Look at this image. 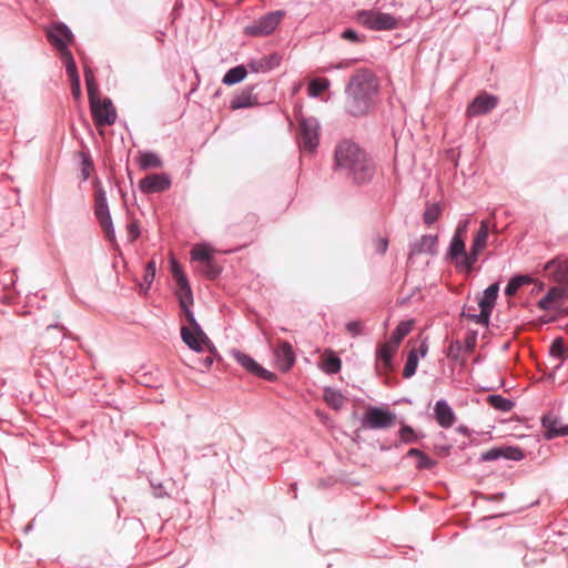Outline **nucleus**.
Instances as JSON below:
<instances>
[{"mask_svg": "<svg viewBox=\"0 0 568 568\" xmlns=\"http://www.w3.org/2000/svg\"><path fill=\"white\" fill-rule=\"evenodd\" d=\"M155 278V273L144 271L143 283L140 285L141 290L148 292Z\"/></svg>", "mask_w": 568, "mask_h": 568, "instance_id": "a18cd8bd", "label": "nucleus"}, {"mask_svg": "<svg viewBox=\"0 0 568 568\" xmlns=\"http://www.w3.org/2000/svg\"><path fill=\"white\" fill-rule=\"evenodd\" d=\"M255 104H257V98L252 94L251 90H246L233 98L231 101V109L239 110L250 108Z\"/></svg>", "mask_w": 568, "mask_h": 568, "instance_id": "c756f323", "label": "nucleus"}, {"mask_svg": "<svg viewBox=\"0 0 568 568\" xmlns=\"http://www.w3.org/2000/svg\"><path fill=\"white\" fill-rule=\"evenodd\" d=\"M89 104L97 126L112 125L115 122L116 113L110 99H100Z\"/></svg>", "mask_w": 568, "mask_h": 568, "instance_id": "1a4fd4ad", "label": "nucleus"}, {"mask_svg": "<svg viewBox=\"0 0 568 568\" xmlns=\"http://www.w3.org/2000/svg\"><path fill=\"white\" fill-rule=\"evenodd\" d=\"M342 39H344L345 41H352V42H362L364 41V38L359 37L354 30L352 29H348V30H345L343 33H342Z\"/></svg>", "mask_w": 568, "mask_h": 568, "instance_id": "de8ad7c7", "label": "nucleus"}, {"mask_svg": "<svg viewBox=\"0 0 568 568\" xmlns=\"http://www.w3.org/2000/svg\"><path fill=\"white\" fill-rule=\"evenodd\" d=\"M171 180L165 173H153L144 176L139 182V189L143 194L161 193L169 190Z\"/></svg>", "mask_w": 568, "mask_h": 568, "instance_id": "f8f14e48", "label": "nucleus"}, {"mask_svg": "<svg viewBox=\"0 0 568 568\" xmlns=\"http://www.w3.org/2000/svg\"><path fill=\"white\" fill-rule=\"evenodd\" d=\"M498 104L496 95L483 92L478 94L466 109V116H479L494 110Z\"/></svg>", "mask_w": 568, "mask_h": 568, "instance_id": "ddd939ff", "label": "nucleus"}, {"mask_svg": "<svg viewBox=\"0 0 568 568\" xmlns=\"http://www.w3.org/2000/svg\"><path fill=\"white\" fill-rule=\"evenodd\" d=\"M541 427L545 439H552L555 437L568 435V425H565L555 416H544L541 418Z\"/></svg>", "mask_w": 568, "mask_h": 568, "instance_id": "412c9836", "label": "nucleus"}, {"mask_svg": "<svg viewBox=\"0 0 568 568\" xmlns=\"http://www.w3.org/2000/svg\"><path fill=\"white\" fill-rule=\"evenodd\" d=\"M356 21L359 24L375 31H389L398 27L399 20L390 13L377 11H362L356 13Z\"/></svg>", "mask_w": 568, "mask_h": 568, "instance_id": "20e7f679", "label": "nucleus"}, {"mask_svg": "<svg viewBox=\"0 0 568 568\" xmlns=\"http://www.w3.org/2000/svg\"><path fill=\"white\" fill-rule=\"evenodd\" d=\"M500 457L518 460L524 457V454L518 448L505 447V448H490L481 455L483 460H496Z\"/></svg>", "mask_w": 568, "mask_h": 568, "instance_id": "a878e982", "label": "nucleus"}, {"mask_svg": "<svg viewBox=\"0 0 568 568\" xmlns=\"http://www.w3.org/2000/svg\"><path fill=\"white\" fill-rule=\"evenodd\" d=\"M138 163L142 170H158L163 165L160 156L153 152H139Z\"/></svg>", "mask_w": 568, "mask_h": 568, "instance_id": "c85d7f7f", "label": "nucleus"}, {"mask_svg": "<svg viewBox=\"0 0 568 568\" xmlns=\"http://www.w3.org/2000/svg\"><path fill=\"white\" fill-rule=\"evenodd\" d=\"M329 85V82L325 78H317L311 81L308 85V94L311 97H318L325 92Z\"/></svg>", "mask_w": 568, "mask_h": 568, "instance_id": "4c0bfd02", "label": "nucleus"}, {"mask_svg": "<svg viewBox=\"0 0 568 568\" xmlns=\"http://www.w3.org/2000/svg\"><path fill=\"white\" fill-rule=\"evenodd\" d=\"M71 90L72 94L75 99H80L81 97V87H80V80L78 81H71Z\"/></svg>", "mask_w": 568, "mask_h": 568, "instance_id": "603ef678", "label": "nucleus"}, {"mask_svg": "<svg viewBox=\"0 0 568 568\" xmlns=\"http://www.w3.org/2000/svg\"><path fill=\"white\" fill-rule=\"evenodd\" d=\"M413 327H414L413 321L402 322L400 324L397 325V327L393 332L390 339L386 341V342L393 344L396 347H399L400 342L412 331Z\"/></svg>", "mask_w": 568, "mask_h": 568, "instance_id": "2f4dec72", "label": "nucleus"}, {"mask_svg": "<svg viewBox=\"0 0 568 568\" xmlns=\"http://www.w3.org/2000/svg\"><path fill=\"white\" fill-rule=\"evenodd\" d=\"M191 258L202 264L200 272L211 280L221 273V267L213 257V250L206 244H195L191 250Z\"/></svg>", "mask_w": 568, "mask_h": 568, "instance_id": "39448f33", "label": "nucleus"}, {"mask_svg": "<svg viewBox=\"0 0 568 568\" xmlns=\"http://www.w3.org/2000/svg\"><path fill=\"white\" fill-rule=\"evenodd\" d=\"M499 294V283H493L489 285L479 297L478 305L480 307V313L475 315H469L471 320L476 323L487 325L489 322L490 312L496 304Z\"/></svg>", "mask_w": 568, "mask_h": 568, "instance_id": "0eeeda50", "label": "nucleus"}, {"mask_svg": "<svg viewBox=\"0 0 568 568\" xmlns=\"http://www.w3.org/2000/svg\"><path fill=\"white\" fill-rule=\"evenodd\" d=\"M95 215L100 221L106 239L110 242H114L115 236L112 220L109 213L105 193L102 190H99L95 194Z\"/></svg>", "mask_w": 568, "mask_h": 568, "instance_id": "9b49d317", "label": "nucleus"}, {"mask_svg": "<svg viewBox=\"0 0 568 568\" xmlns=\"http://www.w3.org/2000/svg\"><path fill=\"white\" fill-rule=\"evenodd\" d=\"M128 233L130 242L133 243L140 235L139 224L135 221H132L128 225Z\"/></svg>", "mask_w": 568, "mask_h": 568, "instance_id": "09e8293b", "label": "nucleus"}, {"mask_svg": "<svg viewBox=\"0 0 568 568\" xmlns=\"http://www.w3.org/2000/svg\"><path fill=\"white\" fill-rule=\"evenodd\" d=\"M321 368L326 374H337L342 368V361L332 349H325Z\"/></svg>", "mask_w": 568, "mask_h": 568, "instance_id": "cd10ccee", "label": "nucleus"}, {"mask_svg": "<svg viewBox=\"0 0 568 568\" xmlns=\"http://www.w3.org/2000/svg\"><path fill=\"white\" fill-rule=\"evenodd\" d=\"M554 318H555V316L552 315V316H550L549 318H546V320H545V318H540V320H539V322H540V323H549V322H550V321H552Z\"/></svg>", "mask_w": 568, "mask_h": 568, "instance_id": "13d9d810", "label": "nucleus"}, {"mask_svg": "<svg viewBox=\"0 0 568 568\" xmlns=\"http://www.w3.org/2000/svg\"><path fill=\"white\" fill-rule=\"evenodd\" d=\"M440 214L439 206L437 204H429L427 205L425 213H424V221L427 224L434 223Z\"/></svg>", "mask_w": 568, "mask_h": 568, "instance_id": "ea45409f", "label": "nucleus"}, {"mask_svg": "<svg viewBox=\"0 0 568 568\" xmlns=\"http://www.w3.org/2000/svg\"><path fill=\"white\" fill-rule=\"evenodd\" d=\"M318 122L313 118L300 120L298 140L304 152H313L318 145Z\"/></svg>", "mask_w": 568, "mask_h": 568, "instance_id": "423d86ee", "label": "nucleus"}, {"mask_svg": "<svg viewBox=\"0 0 568 568\" xmlns=\"http://www.w3.org/2000/svg\"><path fill=\"white\" fill-rule=\"evenodd\" d=\"M346 331L352 336L361 335V332L363 331V324L361 322H348L346 324Z\"/></svg>", "mask_w": 568, "mask_h": 568, "instance_id": "49530a36", "label": "nucleus"}, {"mask_svg": "<svg viewBox=\"0 0 568 568\" xmlns=\"http://www.w3.org/2000/svg\"><path fill=\"white\" fill-rule=\"evenodd\" d=\"M476 345V337L475 336H468L465 339V349L468 352H471Z\"/></svg>", "mask_w": 568, "mask_h": 568, "instance_id": "864d4df0", "label": "nucleus"}, {"mask_svg": "<svg viewBox=\"0 0 568 568\" xmlns=\"http://www.w3.org/2000/svg\"><path fill=\"white\" fill-rule=\"evenodd\" d=\"M378 81L372 71L359 70L354 74L346 89V109L353 116L366 115L374 104Z\"/></svg>", "mask_w": 568, "mask_h": 568, "instance_id": "f257e3e1", "label": "nucleus"}, {"mask_svg": "<svg viewBox=\"0 0 568 568\" xmlns=\"http://www.w3.org/2000/svg\"><path fill=\"white\" fill-rule=\"evenodd\" d=\"M274 359L277 369L286 373L295 363V354L290 343L282 341L274 348Z\"/></svg>", "mask_w": 568, "mask_h": 568, "instance_id": "f3484780", "label": "nucleus"}, {"mask_svg": "<svg viewBox=\"0 0 568 568\" xmlns=\"http://www.w3.org/2000/svg\"><path fill=\"white\" fill-rule=\"evenodd\" d=\"M417 458H418L417 467L419 469H432L436 465V462L434 459H430L424 452Z\"/></svg>", "mask_w": 568, "mask_h": 568, "instance_id": "37998d69", "label": "nucleus"}, {"mask_svg": "<svg viewBox=\"0 0 568 568\" xmlns=\"http://www.w3.org/2000/svg\"><path fill=\"white\" fill-rule=\"evenodd\" d=\"M204 351H207L210 354L203 359V366L209 369L212 364H213V361H214V352H215V348L213 346V351L211 352L209 348H205Z\"/></svg>", "mask_w": 568, "mask_h": 568, "instance_id": "3c124183", "label": "nucleus"}, {"mask_svg": "<svg viewBox=\"0 0 568 568\" xmlns=\"http://www.w3.org/2000/svg\"><path fill=\"white\" fill-rule=\"evenodd\" d=\"M373 245L377 253L383 254L387 251V245H389V242L387 241L386 237L378 236L374 240Z\"/></svg>", "mask_w": 568, "mask_h": 568, "instance_id": "c03bdc74", "label": "nucleus"}, {"mask_svg": "<svg viewBox=\"0 0 568 568\" xmlns=\"http://www.w3.org/2000/svg\"><path fill=\"white\" fill-rule=\"evenodd\" d=\"M83 165H84L83 170H82L83 171V179H88V176H89V169L91 168V163L85 160L83 162Z\"/></svg>", "mask_w": 568, "mask_h": 568, "instance_id": "5fc2aeb1", "label": "nucleus"}, {"mask_svg": "<svg viewBox=\"0 0 568 568\" xmlns=\"http://www.w3.org/2000/svg\"><path fill=\"white\" fill-rule=\"evenodd\" d=\"M567 298V292L562 287L555 286L538 302V306L544 311L556 313Z\"/></svg>", "mask_w": 568, "mask_h": 568, "instance_id": "aec40b11", "label": "nucleus"}, {"mask_svg": "<svg viewBox=\"0 0 568 568\" xmlns=\"http://www.w3.org/2000/svg\"><path fill=\"white\" fill-rule=\"evenodd\" d=\"M435 420L445 428L452 427L456 422L455 413L445 399H439L434 406Z\"/></svg>", "mask_w": 568, "mask_h": 568, "instance_id": "b1692460", "label": "nucleus"}, {"mask_svg": "<svg viewBox=\"0 0 568 568\" xmlns=\"http://www.w3.org/2000/svg\"><path fill=\"white\" fill-rule=\"evenodd\" d=\"M189 323L187 326L181 327V336L185 345L195 352H204L205 349L213 351V344L209 336L205 334L201 325L195 321L189 306L182 308Z\"/></svg>", "mask_w": 568, "mask_h": 568, "instance_id": "7ed1b4c3", "label": "nucleus"}, {"mask_svg": "<svg viewBox=\"0 0 568 568\" xmlns=\"http://www.w3.org/2000/svg\"><path fill=\"white\" fill-rule=\"evenodd\" d=\"M170 272L173 274V278H175L176 283L187 280L184 271L174 257L170 258Z\"/></svg>", "mask_w": 568, "mask_h": 568, "instance_id": "58836bf2", "label": "nucleus"}, {"mask_svg": "<svg viewBox=\"0 0 568 568\" xmlns=\"http://www.w3.org/2000/svg\"><path fill=\"white\" fill-rule=\"evenodd\" d=\"M48 39L57 48L60 54H62L63 51H70L68 44L72 41L73 36L68 27L57 24L49 30Z\"/></svg>", "mask_w": 568, "mask_h": 568, "instance_id": "a211bd4d", "label": "nucleus"}, {"mask_svg": "<svg viewBox=\"0 0 568 568\" xmlns=\"http://www.w3.org/2000/svg\"><path fill=\"white\" fill-rule=\"evenodd\" d=\"M490 223L488 220H484L480 223V227L474 237V242L470 248V261H478L480 252L486 247L488 231Z\"/></svg>", "mask_w": 568, "mask_h": 568, "instance_id": "393cba45", "label": "nucleus"}, {"mask_svg": "<svg viewBox=\"0 0 568 568\" xmlns=\"http://www.w3.org/2000/svg\"><path fill=\"white\" fill-rule=\"evenodd\" d=\"M550 354L557 358H562L565 356L564 339L561 337H557L552 342L550 346Z\"/></svg>", "mask_w": 568, "mask_h": 568, "instance_id": "a19ab883", "label": "nucleus"}, {"mask_svg": "<svg viewBox=\"0 0 568 568\" xmlns=\"http://www.w3.org/2000/svg\"><path fill=\"white\" fill-rule=\"evenodd\" d=\"M427 349L428 348H427L426 343L423 342L419 346V349L413 348L412 351L408 352L407 359H406V363H405V366L403 369V376L405 378H408L416 374V371L418 367V361H419L418 354L420 353L422 356H425L427 353Z\"/></svg>", "mask_w": 568, "mask_h": 568, "instance_id": "bb28decb", "label": "nucleus"}, {"mask_svg": "<svg viewBox=\"0 0 568 568\" xmlns=\"http://www.w3.org/2000/svg\"><path fill=\"white\" fill-rule=\"evenodd\" d=\"M448 254L463 272L471 273L477 261H470V252H466L463 237L453 236Z\"/></svg>", "mask_w": 568, "mask_h": 568, "instance_id": "9d476101", "label": "nucleus"}, {"mask_svg": "<svg viewBox=\"0 0 568 568\" xmlns=\"http://www.w3.org/2000/svg\"><path fill=\"white\" fill-rule=\"evenodd\" d=\"M468 225H469V220H464V221L459 222V224L456 227L454 236L464 239Z\"/></svg>", "mask_w": 568, "mask_h": 568, "instance_id": "8fccbe9b", "label": "nucleus"}, {"mask_svg": "<svg viewBox=\"0 0 568 568\" xmlns=\"http://www.w3.org/2000/svg\"><path fill=\"white\" fill-rule=\"evenodd\" d=\"M233 357L248 373L255 374V375H257L260 377H263V378H265L267 381H273L275 378L274 373H270L266 369H264L258 363H256L247 354H245V353H243V352H241L239 349H235V351H233Z\"/></svg>", "mask_w": 568, "mask_h": 568, "instance_id": "6ab92c4d", "label": "nucleus"}, {"mask_svg": "<svg viewBox=\"0 0 568 568\" xmlns=\"http://www.w3.org/2000/svg\"><path fill=\"white\" fill-rule=\"evenodd\" d=\"M532 284V276L529 274H518L513 276L505 290V295L509 300H523L526 291Z\"/></svg>", "mask_w": 568, "mask_h": 568, "instance_id": "2eb2a0df", "label": "nucleus"}, {"mask_svg": "<svg viewBox=\"0 0 568 568\" xmlns=\"http://www.w3.org/2000/svg\"><path fill=\"white\" fill-rule=\"evenodd\" d=\"M335 163L337 169L356 183L367 182L374 174V164L366 152L351 141L338 143L335 151Z\"/></svg>", "mask_w": 568, "mask_h": 568, "instance_id": "f03ea898", "label": "nucleus"}, {"mask_svg": "<svg viewBox=\"0 0 568 568\" xmlns=\"http://www.w3.org/2000/svg\"><path fill=\"white\" fill-rule=\"evenodd\" d=\"M436 247H437V236L424 235L417 242L410 244L409 252H408V260H413L415 255H419V254L434 255L436 253Z\"/></svg>", "mask_w": 568, "mask_h": 568, "instance_id": "5701e85b", "label": "nucleus"}, {"mask_svg": "<svg viewBox=\"0 0 568 568\" xmlns=\"http://www.w3.org/2000/svg\"><path fill=\"white\" fill-rule=\"evenodd\" d=\"M423 454L422 450H418V448H409L407 452L408 456L418 457Z\"/></svg>", "mask_w": 568, "mask_h": 568, "instance_id": "6e6d98bb", "label": "nucleus"}, {"mask_svg": "<svg viewBox=\"0 0 568 568\" xmlns=\"http://www.w3.org/2000/svg\"><path fill=\"white\" fill-rule=\"evenodd\" d=\"M285 17L283 11L266 13L261 19L245 28V33L253 37H265L271 34L278 22Z\"/></svg>", "mask_w": 568, "mask_h": 568, "instance_id": "6e6552de", "label": "nucleus"}, {"mask_svg": "<svg viewBox=\"0 0 568 568\" xmlns=\"http://www.w3.org/2000/svg\"><path fill=\"white\" fill-rule=\"evenodd\" d=\"M60 55L64 65L67 67V72L69 74L70 81L80 80L77 64L74 62L71 51H63V53Z\"/></svg>", "mask_w": 568, "mask_h": 568, "instance_id": "e433bc0d", "label": "nucleus"}, {"mask_svg": "<svg viewBox=\"0 0 568 568\" xmlns=\"http://www.w3.org/2000/svg\"><path fill=\"white\" fill-rule=\"evenodd\" d=\"M486 403L490 407H493L497 410H500V412H509L514 406V403L510 399H508L507 397L500 396V395L487 396Z\"/></svg>", "mask_w": 568, "mask_h": 568, "instance_id": "f704fd0d", "label": "nucleus"}, {"mask_svg": "<svg viewBox=\"0 0 568 568\" xmlns=\"http://www.w3.org/2000/svg\"><path fill=\"white\" fill-rule=\"evenodd\" d=\"M545 276H549L557 283H568V258H554L544 266Z\"/></svg>", "mask_w": 568, "mask_h": 568, "instance_id": "4be33fe9", "label": "nucleus"}, {"mask_svg": "<svg viewBox=\"0 0 568 568\" xmlns=\"http://www.w3.org/2000/svg\"><path fill=\"white\" fill-rule=\"evenodd\" d=\"M324 400L333 409H339L345 403V397L338 390L327 388L324 392Z\"/></svg>", "mask_w": 568, "mask_h": 568, "instance_id": "c9c22d12", "label": "nucleus"}, {"mask_svg": "<svg viewBox=\"0 0 568 568\" xmlns=\"http://www.w3.org/2000/svg\"><path fill=\"white\" fill-rule=\"evenodd\" d=\"M178 284V298L180 301V305L182 308H186V306H190L193 302L191 287L189 285V281L179 282Z\"/></svg>", "mask_w": 568, "mask_h": 568, "instance_id": "72a5a7b5", "label": "nucleus"}, {"mask_svg": "<svg viewBox=\"0 0 568 568\" xmlns=\"http://www.w3.org/2000/svg\"><path fill=\"white\" fill-rule=\"evenodd\" d=\"M398 346L386 342L379 345L376 351V371L379 374H387L393 371V356L397 352Z\"/></svg>", "mask_w": 568, "mask_h": 568, "instance_id": "dca6fc26", "label": "nucleus"}, {"mask_svg": "<svg viewBox=\"0 0 568 568\" xmlns=\"http://www.w3.org/2000/svg\"><path fill=\"white\" fill-rule=\"evenodd\" d=\"M246 68L243 64L230 69L226 74L223 75L222 82L226 85H234L241 82L246 77Z\"/></svg>", "mask_w": 568, "mask_h": 568, "instance_id": "473e14b6", "label": "nucleus"}, {"mask_svg": "<svg viewBox=\"0 0 568 568\" xmlns=\"http://www.w3.org/2000/svg\"><path fill=\"white\" fill-rule=\"evenodd\" d=\"M146 272L156 273V264L153 260L150 261L149 264H146Z\"/></svg>", "mask_w": 568, "mask_h": 568, "instance_id": "4d7b16f0", "label": "nucleus"}, {"mask_svg": "<svg viewBox=\"0 0 568 568\" xmlns=\"http://www.w3.org/2000/svg\"><path fill=\"white\" fill-rule=\"evenodd\" d=\"M84 80L87 85V92L89 103L100 100L99 87L94 80V72L90 68L84 69Z\"/></svg>", "mask_w": 568, "mask_h": 568, "instance_id": "7c9ffc66", "label": "nucleus"}, {"mask_svg": "<svg viewBox=\"0 0 568 568\" xmlns=\"http://www.w3.org/2000/svg\"><path fill=\"white\" fill-rule=\"evenodd\" d=\"M395 415L378 407L367 409L364 424L371 428H386L395 424Z\"/></svg>", "mask_w": 568, "mask_h": 568, "instance_id": "4468645a", "label": "nucleus"}, {"mask_svg": "<svg viewBox=\"0 0 568 568\" xmlns=\"http://www.w3.org/2000/svg\"><path fill=\"white\" fill-rule=\"evenodd\" d=\"M399 436L404 443H414L416 440L414 428L408 425H405L400 428Z\"/></svg>", "mask_w": 568, "mask_h": 568, "instance_id": "79ce46f5", "label": "nucleus"}]
</instances>
